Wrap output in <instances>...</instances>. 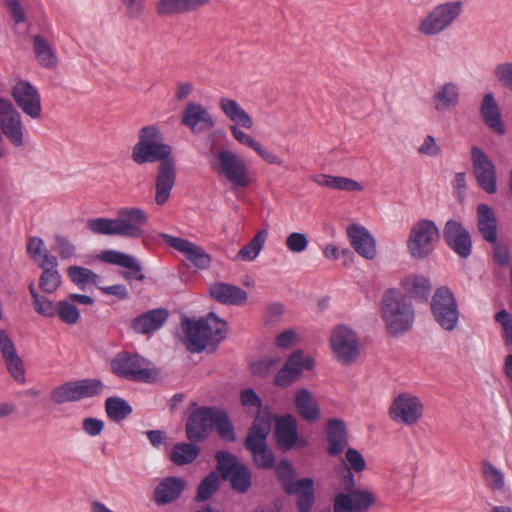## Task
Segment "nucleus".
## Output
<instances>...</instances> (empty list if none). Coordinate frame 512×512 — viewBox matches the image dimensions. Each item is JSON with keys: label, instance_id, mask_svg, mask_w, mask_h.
<instances>
[{"label": "nucleus", "instance_id": "e433bc0d", "mask_svg": "<svg viewBox=\"0 0 512 512\" xmlns=\"http://www.w3.org/2000/svg\"><path fill=\"white\" fill-rule=\"evenodd\" d=\"M312 181L319 186L334 190L348 192H360L363 190V186L359 182L347 177L317 174L312 177Z\"/></svg>", "mask_w": 512, "mask_h": 512}, {"label": "nucleus", "instance_id": "2f4dec72", "mask_svg": "<svg viewBox=\"0 0 512 512\" xmlns=\"http://www.w3.org/2000/svg\"><path fill=\"white\" fill-rule=\"evenodd\" d=\"M294 405L301 419L316 422L320 418L319 405L309 390L305 388L298 390L294 397Z\"/></svg>", "mask_w": 512, "mask_h": 512}, {"label": "nucleus", "instance_id": "338daca9", "mask_svg": "<svg viewBox=\"0 0 512 512\" xmlns=\"http://www.w3.org/2000/svg\"><path fill=\"white\" fill-rule=\"evenodd\" d=\"M240 399L244 407L248 409L253 408L254 411H258L262 405L261 399L256 392L250 388L244 389L241 392Z\"/></svg>", "mask_w": 512, "mask_h": 512}, {"label": "nucleus", "instance_id": "f03ea898", "mask_svg": "<svg viewBox=\"0 0 512 512\" xmlns=\"http://www.w3.org/2000/svg\"><path fill=\"white\" fill-rule=\"evenodd\" d=\"M380 311L385 328L392 336L402 335L413 326L415 311L412 302L396 289H388L384 292Z\"/></svg>", "mask_w": 512, "mask_h": 512}, {"label": "nucleus", "instance_id": "de8ad7c7", "mask_svg": "<svg viewBox=\"0 0 512 512\" xmlns=\"http://www.w3.org/2000/svg\"><path fill=\"white\" fill-rule=\"evenodd\" d=\"M213 427H215L221 439L229 442H234L236 440L233 423L224 410L216 409Z\"/></svg>", "mask_w": 512, "mask_h": 512}, {"label": "nucleus", "instance_id": "f8f14e48", "mask_svg": "<svg viewBox=\"0 0 512 512\" xmlns=\"http://www.w3.org/2000/svg\"><path fill=\"white\" fill-rule=\"evenodd\" d=\"M330 346L335 358L342 364H351L360 355V346L356 333L343 325L333 330L330 337Z\"/></svg>", "mask_w": 512, "mask_h": 512}, {"label": "nucleus", "instance_id": "f704fd0d", "mask_svg": "<svg viewBox=\"0 0 512 512\" xmlns=\"http://www.w3.org/2000/svg\"><path fill=\"white\" fill-rule=\"evenodd\" d=\"M480 112L485 124L490 129L499 135L504 134L505 127L501 120L498 105L492 94L488 93L483 97Z\"/></svg>", "mask_w": 512, "mask_h": 512}, {"label": "nucleus", "instance_id": "e2e57ef3", "mask_svg": "<svg viewBox=\"0 0 512 512\" xmlns=\"http://www.w3.org/2000/svg\"><path fill=\"white\" fill-rule=\"evenodd\" d=\"M345 459L348 463V467L346 469L352 470L356 473L362 472L366 467L364 457L354 448H349L346 451Z\"/></svg>", "mask_w": 512, "mask_h": 512}, {"label": "nucleus", "instance_id": "c85d7f7f", "mask_svg": "<svg viewBox=\"0 0 512 512\" xmlns=\"http://www.w3.org/2000/svg\"><path fill=\"white\" fill-rule=\"evenodd\" d=\"M168 318L167 310L163 308L147 311L132 320L131 327L139 334H151L160 329Z\"/></svg>", "mask_w": 512, "mask_h": 512}, {"label": "nucleus", "instance_id": "49530a36", "mask_svg": "<svg viewBox=\"0 0 512 512\" xmlns=\"http://www.w3.org/2000/svg\"><path fill=\"white\" fill-rule=\"evenodd\" d=\"M107 416L112 421H122L132 413L130 404L120 397H109L105 401Z\"/></svg>", "mask_w": 512, "mask_h": 512}, {"label": "nucleus", "instance_id": "774afa93", "mask_svg": "<svg viewBox=\"0 0 512 512\" xmlns=\"http://www.w3.org/2000/svg\"><path fill=\"white\" fill-rule=\"evenodd\" d=\"M440 147L431 135H427L423 143L419 146L418 152L422 155L436 157L440 154Z\"/></svg>", "mask_w": 512, "mask_h": 512}, {"label": "nucleus", "instance_id": "9b49d317", "mask_svg": "<svg viewBox=\"0 0 512 512\" xmlns=\"http://www.w3.org/2000/svg\"><path fill=\"white\" fill-rule=\"evenodd\" d=\"M103 386V383L98 379L69 381L54 388L50 398L55 404L76 402L98 395L102 392Z\"/></svg>", "mask_w": 512, "mask_h": 512}, {"label": "nucleus", "instance_id": "b1692460", "mask_svg": "<svg viewBox=\"0 0 512 512\" xmlns=\"http://www.w3.org/2000/svg\"><path fill=\"white\" fill-rule=\"evenodd\" d=\"M181 125L188 127L192 132H201L212 128L215 122L201 104L190 102L182 112Z\"/></svg>", "mask_w": 512, "mask_h": 512}, {"label": "nucleus", "instance_id": "c756f323", "mask_svg": "<svg viewBox=\"0 0 512 512\" xmlns=\"http://www.w3.org/2000/svg\"><path fill=\"white\" fill-rule=\"evenodd\" d=\"M186 487V482L179 477H166L154 490V501L158 505H166L177 500Z\"/></svg>", "mask_w": 512, "mask_h": 512}, {"label": "nucleus", "instance_id": "a19ab883", "mask_svg": "<svg viewBox=\"0 0 512 512\" xmlns=\"http://www.w3.org/2000/svg\"><path fill=\"white\" fill-rule=\"evenodd\" d=\"M298 492H293L297 495V508L299 512H311L315 502L314 483L311 478H302L297 481Z\"/></svg>", "mask_w": 512, "mask_h": 512}, {"label": "nucleus", "instance_id": "0eeeda50", "mask_svg": "<svg viewBox=\"0 0 512 512\" xmlns=\"http://www.w3.org/2000/svg\"><path fill=\"white\" fill-rule=\"evenodd\" d=\"M440 238L437 225L428 219L416 222L409 233L407 248L412 258L423 259L435 249Z\"/></svg>", "mask_w": 512, "mask_h": 512}, {"label": "nucleus", "instance_id": "f257e3e1", "mask_svg": "<svg viewBox=\"0 0 512 512\" xmlns=\"http://www.w3.org/2000/svg\"><path fill=\"white\" fill-rule=\"evenodd\" d=\"M172 148L164 143L158 125L142 127L138 132V142L132 150V159L137 164L160 162L155 182V203L164 205L171 196L176 182V166L171 158Z\"/></svg>", "mask_w": 512, "mask_h": 512}, {"label": "nucleus", "instance_id": "bf43d9fd", "mask_svg": "<svg viewBox=\"0 0 512 512\" xmlns=\"http://www.w3.org/2000/svg\"><path fill=\"white\" fill-rule=\"evenodd\" d=\"M286 248L292 253H301L308 247V239L304 233L293 232L285 240Z\"/></svg>", "mask_w": 512, "mask_h": 512}, {"label": "nucleus", "instance_id": "a18cd8bd", "mask_svg": "<svg viewBox=\"0 0 512 512\" xmlns=\"http://www.w3.org/2000/svg\"><path fill=\"white\" fill-rule=\"evenodd\" d=\"M268 232L266 230L258 231L248 244L244 245L238 252L237 258L242 261L254 260L262 251L267 240Z\"/></svg>", "mask_w": 512, "mask_h": 512}, {"label": "nucleus", "instance_id": "ddd939ff", "mask_svg": "<svg viewBox=\"0 0 512 512\" xmlns=\"http://www.w3.org/2000/svg\"><path fill=\"white\" fill-rule=\"evenodd\" d=\"M11 96L17 107L31 119L42 115L41 96L36 86L27 80H17L11 88Z\"/></svg>", "mask_w": 512, "mask_h": 512}, {"label": "nucleus", "instance_id": "c9c22d12", "mask_svg": "<svg viewBox=\"0 0 512 512\" xmlns=\"http://www.w3.org/2000/svg\"><path fill=\"white\" fill-rule=\"evenodd\" d=\"M459 99L460 88L453 82L441 85L433 96L434 106L437 111H445L456 107Z\"/></svg>", "mask_w": 512, "mask_h": 512}, {"label": "nucleus", "instance_id": "2eb2a0df", "mask_svg": "<svg viewBox=\"0 0 512 512\" xmlns=\"http://www.w3.org/2000/svg\"><path fill=\"white\" fill-rule=\"evenodd\" d=\"M376 502V495L368 489L356 488L340 492L333 500L334 512H367Z\"/></svg>", "mask_w": 512, "mask_h": 512}, {"label": "nucleus", "instance_id": "423d86ee", "mask_svg": "<svg viewBox=\"0 0 512 512\" xmlns=\"http://www.w3.org/2000/svg\"><path fill=\"white\" fill-rule=\"evenodd\" d=\"M430 310L435 322L445 331H454L459 323L460 311L452 290L441 286L434 292Z\"/></svg>", "mask_w": 512, "mask_h": 512}, {"label": "nucleus", "instance_id": "13d9d810", "mask_svg": "<svg viewBox=\"0 0 512 512\" xmlns=\"http://www.w3.org/2000/svg\"><path fill=\"white\" fill-rule=\"evenodd\" d=\"M483 474L489 485L496 490H501L504 486L503 474L490 462L483 463Z\"/></svg>", "mask_w": 512, "mask_h": 512}, {"label": "nucleus", "instance_id": "603ef678", "mask_svg": "<svg viewBox=\"0 0 512 512\" xmlns=\"http://www.w3.org/2000/svg\"><path fill=\"white\" fill-rule=\"evenodd\" d=\"M29 292L33 299V306L37 313L45 316V317H53L56 315V306L47 299L45 296H40L33 283L29 285Z\"/></svg>", "mask_w": 512, "mask_h": 512}, {"label": "nucleus", "instance_id": "4c0bfd02", "mask_svg": "<svg viewBox=\"0 0 512 512\" xmlns=\"http://www.w3.org/2000/svg\"><path fill=\"white\" fill-rule=\"evenodd\" d=\"M33 51L39 65L46 69H54L58 64L55 50L40 34L33 36Z\"/></svg>", "mask_w": 512, "mask_h": 512}, {"label": "nucleus", "instance_id": "5fc2aeb1", "mask_svg": "<svg viewBox=\"0 0 512 512\" xmlns=\"http://www.w3.org/2000/svg\"><path fill=\"white\" fill-rule=\"evenodd\" d=\"M52 249L62 260L71 259L76 255V246L68 238L61 235L54 236Z\"/></svg>", "mask_w": 512, "mask_h": 512}, {"label": "nucleus", "instance_id": "20e7f679", "mask_svg": "<svg viewBox=\"0 0 512 512\" xmlns=\"http://www.w3.org/2000/svg\"><path fill=\"white\" fill-rule=\"evenodd\" d=\"M208 163L211 171L233 188H246L252 183L246 162L229 148L212 150Z\"/></svg>", "mask_w": 512, "mask_h": 512}, {"label": "nucleus", "instance_id": "a878e982", "mask_svg": "<svg viewBox=\"0 0 512 512\" xmlns=\"http://www.w3.org/2000/svg\"><path fill=\"white\" fill-rule=\"evenodd\" d=\"M241 125H230L229 131L235 141L240 145L252 149L259 157H261L268 164H274L281 166L283 161L275 153L269 151L263 147V145L257 141L253 136L244 132Z\"/></svg>", "mask_w": 512, "mask_h": 512}, {"label": "nucleus", "instance_id": "1a4fd4ad", "mask_svg": "<svg viewBox=\"0 0 512 512\" xmlns=\"http://www.w3.org/2000/svg\"><path fill=\"white\" fill-rule=\"evenodd\" d=\"M217 469L224 480L230 482L232 489L238 493H245L252 483V475L248 467L238 462L236 456L224 450L215 454Z\"/></svg>", "mask_w": 512, "mask_h": 512}, {"label": "nucleus", "instance_id": "09e8293b", "mask_svg": "<svg viewBox=\"0 0 512 512\" xmlns=\"http://www.w3.org/2000/svg\"><path fill=\"white\" fill-rule=\"evenodd\" d=\"M87 228L91 233L95 235L118 236V229L115 218L110 219L105 217H99L89 219L87 221Z\"/></svg>", "mask_w": 512, "mask_h": 512}, {"label": "nucleus", "instance_id": "473e14b6", "mask_svg": "<svg viewBox=\"0 0 512 512\" xmlns=\"http://www.w3.org/2000/svg\"><path fill=\"white\" fill-rule=\"evenodd\" d=\"M210 295L216 301L226 305H240L247 299L245 290L238 286L218 282L210 286Z\"/></svg>", "mask_w": 512, "mask_h": 512}, {"label": "nucleus", "instance_id": "6ab92c4d", "mask_svg": "<svg viewBox=\"0 0 512 512\" xmlns=\"http://www.w3.org/2000/svg\"><path fill=\"white\" fill-rule=\"evenodd\" d=\"M443 238L447 246L459 257L467 258L471 255V235L461 222L448 220L443 228Z\"/></svg>", "mask_w": 512, "mask_h": 512}, {"label": "nucleus", "instance_id": "69168bd1", "mask_svg": "<svg viewBox=\"0 0 512 512\" xmlns=\"http://www.w3.org/2000/svg\"><path fill=\"white\" fill-rule=\"evenodd\" d=\"M104 427V421L93 417L84 418L82 422L83 431L91 437L100 435L104 430Z\"/></svg>", "mask_w": 512, "mask_h": 512}, {"label": "nucleus", "instance_id": "ea45409f", "mask_svg": "<svg viewBox=\"0 0 512 512\" xmlns=\"http://www.w3.org/2000/svg\"><path fill=\"white\" fill-rule=\"evenodd\" d=\"M26 252L38 267L56 263V257L49 252L40 237L32 236L28 238Z\"/></svg>", "mask_w": 512, "mask_h": 512}, {"label": "nucleus", "instance_id": "58836bf2", "mask_svg": "<svg viewBox=\"0 0 512 512\" xmlns=\"http://www.w3.org/2000/svg\"><path fill=\"white\" fill-rule=\"evenodd\" d=\"M401 286L411 297L424 301L431 291V283L424 275H408L401 280Z\"/></svg>", "mask_w": 512, "mask_h": 512}, {"label": "nucleus", "instance_id": "4d7b16f0", "mask_svg": "<svg viewBox=\"0 0 512 512\" xmlns=\"http://www.w3.org/2000/svg\"><path fill=\"white\" fill-rule=\"evenodd\" d=\"M280 363V358L265 357L251 364V372L258 377H265L272 372Z\"/></svg>", "mask_w": 512, "mask_h": 512}, {"label": "nucleus", "instance_id": "6e6552de", "mask_svg": "<svg viewBox=\"0 0 512 512\" xmlns=\"http://www.w3.org/2000/svg\"><path fill=\"white\" fill-rule=\"evenodd\" d=\"M269 431L270 422L262 421L260 417H257L244 442L245 448L251 453L255 465L260 468H271L275 462L274 455L266 443Z\"/></svg>", "mask_w": 512, "mask_h": 512}, {"label": "nucleus", "instance_id": "aec40b11", "mask_svg": "<svg viewBox=\"0 0 512 512\" xmlns=\"http://www.w3.org/2000/svg\"><path fill=\"white\" fill-rule=\"evenodd\" d=\"M215 411L211 407H199L191 413L186 423V435L190 441H201L209 436Z\"/></svg>", "mask_w": 512, "mask_h": 512}, {"label": "nucleus", "instance_id": "4468645a", "mask_svg": "<svg viewBox=\"0 0 512 512\" xmlns=\"http://www.w3.org/2000/svg\"><path fill=\"white\" fill-rule=\"evenodd\" d=\"M115 219L118 236L137 239L144 234L149 216L145 210L131 206L120 208Z\"/></svg>", "mask_w": 512, "mask_h": 512}, {"label": "nucleus", "instance_id": "79ce46f5", "mask_svg": "<svg viewBox=\"0 0 512 512\" xmlns=\"http://www.w3.org/2000/svg\"><path fill=\"white\" fill-rule=\"evenodd\" d=\"M70 280L81 290H86L88 285H98L101 277L92 270L81 266H70L67 269Z\"/></svg>", "mask_w": 512, "mask_h": 512}, {"label": "nucleus", "instance_id": "cd10ccee", "mask_svg": "<svg viewBox=\"0 0 512 512\" xmlns=\"http://www.w3.org/2000/svg\"><path fill=\"white\" fill-rule=\"evenodd\" d=\"M477 229L482 238L490 244H495L498 236V221L494 210L487 204L481 203L476 209Z\"/></svg>", "mask_w": 512, "mask_h": 512}, {"label": "nucleus", "instance_id": "6e6d98bb", "mask_svg": "<svg viewBox=\"0 0 512 512\" xmlns=\"http://www.w3.org/2000/svg\"><path fill=\"white\" fill-rule=\"evenodd\" d=\"M156 13L160 16L186 13L184 0H159L156 4Z\"/></svg>", "mask_w": 512, "mask_h": 512}, {"label": "nucleus", "instance_id": "393cba45", "mask_svg": "<svg viewBox=\"0 0 512 512\" xmlns=\"http://www.w3.org/2000/svg\"><path fill=\"white\" fill-rule=\"evenodd\" d=\"M347 235L351 246L359 255L368 260L376 256L375 240L365 227L351 224L347 228Z\"/></svg>", "mask_w": 512, "mask_h": 512}, {"label": "nucleus", "instance_id": "864d4df0", "mask_svg": "<svg viewBox=\"0 0 512 512\" xmlns=\"http://www.w3.org/2000/svg\"><path fill=\"white\" fill-rule=\"evenodd\" d=\"M56 314L61 321L69 325L77 323L80 317L78 308L68 301H59L57 303Z\"/></svg>", "mask_w": 512, "mask_h": 512}, {"label": "nucleus", "instance_id": "0e129e2a", "mask_svg": "<svg viewBox=\"0 0 512 512\" xmlns=\"http://www.w3.org/2000/svg\"><path fill=\"white\" fill-rule=\"evenodd\" d=\"M495 78L512 91V62L501 63L494 69Z\"/></svg>", "mask_w": 512, "mask_h": 512}, {"label": "nucleus", "instance_id": "052dcab7", "mask_svg": "<svg viewBox=\"0 0 512 512\" xmlns=\"http://www.w3.org/2000/svg\"><path fill=\"white\" fill-rule=\"evenodd\" d=\"M495 321L502 326L505 344L512 345V315L505 309L495 314Z\"/></svg>", "mask_w": 512, "mask_h": 512}, {"label": "nucleus", "instance_id": "3c124183", "mask_svg": "<svg viewBox=\"0 0 512 512\" xmlns=\"http://www.w3.org/2000/svg\"><path fill=\"white\" fill-rule=\"evenodd\" d=\"M219 489V477L216 472H210L200 482L197 488V494L195 500L197 502H203L212 497L214 493Z\"/></svg>", "mask_w": 512, "mask_h": 512}, {"label": "nucleus", "instance_id": "8fccbe9b", "mask_svg": "<svg viewBox=\"0 0 512 512\" xmlns=\"http://www.w3.org/2000/svg\"><path fill=\"white\" fill-rule=\"evenodd\" d=\"M276 474L280 480L284 491L292 495L293 492H298L296 488L297 481H294V470L287 460H282L276 467Z\"/></svg>", "mask_w": 512, "mask_h": 512}, {"label": "nucleus", "instance_id": "dca6fc26", "mask_svg": "<svg viewBox=\"0 0 512 512\" xmlns=\"http://www.w3.org/2000/svg\"><path fill=\"white\" fill-rule=\"evenodd\" d=\"M389 415L394 421L413 425L423 415V404L417 396L402 393L392 401Z\"/></svg>", "mask_w": 512, "mask_h": 512}, {"label": "nucleus", "instance_id": "9d476101", "mask_svg": "<svg viewBox=\"0 0 512 512\" xmlns=\"http://www.w3.org/2000/svg\"><path fill=\"white\" fill-rule=\"evenodd\" d=\"M114 374L137 382H149L153 378L151 363L138 354L121 352L111 362Z\"/></svg>", "mask_w": 512, "mask_h": 512}, {"label": "nucleus", "instance_id": "7c9ffc66", "mask_svg": "<svg viewBox=\"0 0 512 512\" xmlns=\"http://www.w3.org/2000/svg\"><path fill=\"white\" fill-rule=\"evenodd\" d=\"M326 436L328 442V453L331 456L340 455L348 445V435L344 421L330 419L327 422Z\"/></svg>", "mask_w": 512, "mask_h": 512}, {"label": "nucleus", "instance_id": "39448f33", "mask_svg": "<svg viewBox=\"0 0 512 512\" xmlns=\"http://www.w3.org/2000/svg\"><path fill=\"white\" fill-rule=\"evenodd\" d=\"M463 10L464 3L461 0L437 4L420 18L416 30L425 37L438 36L454 25Z\"/></svg>", "mask_w": 512, "mask_h": 512}, {"label": "nucleus", "instance_id": "a211bd4d", "mask_svg": "<svg viewBox=\"0 0 512 512\" xmlns=\"http://www.w3.org/2000/svg\"><path fill=\"white\" fill-rule=\"evenodd\" d=\"M160 237L169 247L182 253L194 267L203 270L210 266L211 257L202 247L189 240L166 233H162Z\"/></svg>", "mask_w": 512, "mask_h": 512}, {"label": "nucleus", "instance_id": "4be33fe9", "mask_svg": "<svg viewBox=\"0 0 512 512\" xmlns=\"http://www.w3.org/2000/svg\"><path fill=\"white\" fill-rule=\"evenodd\" d=\"M313 366V359H304L303 352L297 350L288 357L284 367L276 374L274 383L278 387H287L298 379L303 370H310Z\"/></svg>", "mask_w": 512, "mask_h": 512}, {"label": "nucleus", "instance_id": "f3484780", "mask_svg": "<svg viewBox=\"0 0 512 512\" xmlns=\"http://www.w3.org/2000/svg\"><path fill=\"white\" fill-rule=\"evenodd\" d=\"M473 174L478 185L488 194L496 192V170L493 162L478 147H472Z\"/></svg>", "mask_w": 512, "mask_h": 512}, {"label": "nucleus", "instance_id": "5701e85b", "mask_svg": "<svg viewBox=\"0 0 512 512\" xmlns=\"http://www.w3.org/2000/svg\"><path fill=\"white\" fill-rule=\"evenodd\" d=\"M99 258L105 263L129 269V271L123 272V277L126 280L130 281L135 279L141 282L145 280V275L142 273L141 263L138 259L129 254L116 250H104L100 254Z\"/></svg>", "mask_w": 512, "mask_h": 512}, {"label": "nucleus", "instance_id": "c03bdc74", "mask_svg": "<svg viewBox=\"0 0 512 512\" xmlns=\"http://www.w3.org/2000/svg\"><path fill=\"white\" fill-rule=\"evenodd\" d=\"M58 260L55 264H48L43 267L39 279V288L48 294L55 292L61 284V275L58 271Z\"/></svg>", "mask_w": 512, "mask_h": 512}, {"label": "nucleus", "instance_id": "37998d69", "mask_svg": "<svg viewBox=\"0 0 512 512\" xmlns=\"http://www.w3.org/2000/svg\"><path fill=\"white\" fill-rule=\"evenodd\" d=\"M199 453L200 450L195 444L182 442L173 446L170 460L178 466H183L194 462Z\"/></svg>", "mask_w": 512, "mask_h": 512}, {"label": "nucleus", "instance_id": "bb28decb", "mask_svg": "<svg viewBox=\"0 0 512 512\" xmlns=\"http://www.w3.org/2000/svg\"><path fill=\"white\" fill-rule=\"evenodd\" d=\"M241 125H230L229 131L235 141L240 145L252 149L259 157H261L268 164H274L281 166L283 161L275 153L269 151L263 147V145L257 141L253 136L244 132Z\"/></svg>", "mask_w": 512, "mask_h": 512}, {"label": "nucleus", "instance_id": "72a5a7b5", "mask_svg": "<svg viewBox=\"0 0 512 512\" xmlns=\"http://www.w3.org/2000/svg\"><path fill=\"white\" fill-rule=\"evenodd\" d=\"M219 108L222 113L233 123L241 125L245 129H251L254 125L252 117L234 99L223 97L219 100Z\"/></svg>", "mask_w": 512, "mask_h": 512}, {"label": "nucleus", "instance_id": "680f3d73", "mask_svg": "<svg viewBox=\"0 0 512 512\" xmlns=\"http://www.w3.org/2000/svg\"><path fill=\"white\" fill-rule=\"evenodd\" d=\"M4 361L9 373L14 378V380L20 384H23L25 382V370L21 358L17 355Z\"/></svg>", "mask_w": 512, "mask_h": 512}, {"label": "nucleus", "instance_id": "7ed1b4c3", "mask_svg": "<svg viewBox=\"0 0 512 512\" xmlns=\"http://www.w3.org/2000/svg\"><path fill=\"white\" fill-rule=\"evenodd\" d=\"M182 325L186 335V347L193 353L216 346L226 337L227 333L226 322L213 312L198 321L186 318Z\"/></svg>", "mask_w": 512, "mask_h": 512}, {"label": "nucleus", "instance_id": "412c9836", "mask_svg": "<svg viewBox=\"0 0 512 512\" xmlns=\"http://www.w3.org/2000/svg\"><path fill=\"white\" fill-rule=\"evenodd\" d=\"M274 438L282 450H290L294 446H304L306 441L300 440L296 418L291 414L275 418Z\"/></svg>", "mask_w": 512, "mask_h": 512}]
</instances>
